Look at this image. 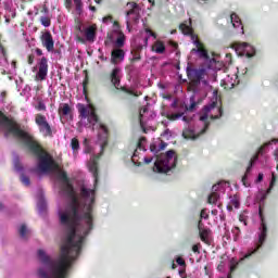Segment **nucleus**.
Here are the masks:
<instances>
[{"label": "nucleus", "instance_id": "a18cd8bd", "mask_svg": "<svg viewBox=\"0 0 278 278\" xmlns=\"http://www.w3.org/2000/svg\"><path fill=\"white\" fill-rule=\"evenodd\" d=\"M35 53L40 56V55H42V50H40V48H37L35 50Z\"/></svg>", "mask_w": 278, "mask_h": 278}, {"label": "nucleus", "instance_id": "09e8293b", "mask_svg": "<svg viewBox=\"0 0 278 278\" xmlns=\"http://www.w3.org/2000/svg\"><path fill=\"white\" fill-rule=\"evenodd\" d=\"M11 17L16 18V11H11Z\"/></svg>", "mask_w": 278, "mask_h": 278}, {"label": "nucleus", "instance_id": "a19ab883", "mask_svg": "<svg viewBox=\"0 0 278 278\" xmlns=\"http://www.w3.org/2000/svg\"><path fill=\"white\" fill-rule=\"evenodd\" d=\"M261 181H264V174L260 173L256 180H255V184H261Z\"/></svg>", "mask_w": 278, "mask_h": 278}, {"label": "nucleus", "instance_id": "c85d7f7f", "mask_svg": "<svg viewBox=\"0 0 278 278\" xmlns=\"http://www.w3.org/2000/svg\"><path fill=\"white\" fill-rule=\"evenodd\" d=\"M0 58L2 62H0L1 66H5L8 64V54L5 53V48L0 43Z\"/></svg>", "mask_w": 278, "mask_h": 278}, {"label": "nucleus", "instance_id": "dca6fc26", "mask_svg": "<svg viewBox=\"0 0 278 278\" xmlns=\"http://www.w3.org/2000/svg\"><path fill=\"white\" fill-rule=\"evenodd\" d=\"M238 84H240V80H238V75L232 74L223 79L222 86L225 88V90H232V88H236Z\"/></svg>", "mask_w": 278, "mask_h": 278}, {"label": "nucleus", "instance_id": "20e7f679", "mask_svg": "<svg viewBox=\"0 0 278 278\" xmlns=\"http://www.w3.org/2000/svg\"><path fill=\"white\" fill-rule=\"evenodd\" d=\"M261 216V225L258 227V231L256 232V238L254 241V245L248 250V252L240 257L239 263L244 262V260H249L251 255H255V253L264 247V242H266V238H268V226L266 225V220H264V216L262 215V211H260Z\"/></svg>", "mask_w": 278, "mask_h": 278}, {"label": "nucleus", "instance_id": "3c124183", "mask_svg": "<svg viewBox=\"0 0 278 278\" xmlns=\"http://www.w3.org/2000/svg\"><path fill=\"white\" fill-rule=\"evenodd\" d=\"M163 3H165V5H168V3H170V0H163Z\"/></svg>", "mask_w": 278, "mask_h": 278}, {"label": "nucleus", "instance_id": "58836bf2", "mask_svg": "<svg viewBox=\"0 0 278 278\" xmlns=\"http://www.w3.org/2000/svg\"><path fill=\"white\" fill-rule=\"evenodd\" d=\"M115 45L116 47H123V45H125V39H123V37L117 38Z\"/></svg>", "mask_w": 278, "mask_h": 278}, {"label": "nucleus", "instance_id": "5fc2aeb1", "mask_svg": "<svg viewBox=\"0 0 278 278\" xmlns=\"http://www.w3.org/2000/svg\"><path fill=\"white\" fill-rule=\"evenodd\" d=\"M90 10H92V12H94V10H97V8L94 7H91Z\"/></svg>", "mask_w": 278, "mask_h": 278}, {"label": "nucleus", "instance_id": "c756f323", "mask_svg": "<svg viewBox=\"0 0 278 278\" xmlns=\"http://www.w3.org/2000/svg\"><path fill=\"white\" fill-rule=\"evenodd\" d=\"M71 147L74 155H77V152L79 151V140H77V138H73L71 141Z\"/></svg>", "mask_w": 278, "mask_h": 278}, {"label": "nucleus", "instance_id": "2f4dec72", "mask_svg": "<svg viewBox=\"0 0 278 278\" xmlns=\"http://www.w3.org/2000/svg\"><path fill=\"white\" fill-rule=\"evenodd\" d=\"M40 23L43 27H51V20L47 16H41Z\"/></svg>", "mask_w": 278, "mask_h": 278}, {"label": "nucleus", "instance_id": "2eb2a0df", "mask_svg": "<svg viewBox=\"0 0 278 278\" xmlns=\"http://www.w3.org/2000/svg\"><path fill=\"white\" fill-rule=\"evenodd\" d=\"M212 193L208 195V203L216 205L218 199H220V192H225L223 184H217L212 187Z\"/></svg>", "mask_w": 278, "mask_h": 278}, {"label": "nucleus", "instance_id": "37998d69", "mask_svg": "<svg viewBox=\"0 0 278 278\" xmlns=\"http://www.w3.org/2000/svg\"><path fill=\"white\" fill-rule=\"evenodd\" d=\"M102 21L105 25H108V23H112V16H105Z\"/></svg>", "mask_w": 278, "mask_h": 278}, {"label": "nucleus", "instance_id": "aec40b11", "mask_svg": "<svg viewBox=\"0 0 278 278\" xmlns=\"http://www.w3.org/2000/svg\"><path fill=\"white\" fill-rule=\"evenodd\" d=\"M37 210L39 216L47 214V201L45 200V195H42V191H39L37 195Z\"/></svg>", "mask_w": 278, "mask_h": 278}, {"label": "nucleus", "instance_id": "9b49d317", "mask_svg": "<svg viewBox=\"0 0 278 278\" xmlns=\"http://www.w3.org/2000/svg\"><path fill=\"white\" fill-rule=\"evenodd\" d=\"M151 118H155V113L149 109V106H143L139 111V123L140 127L143 129L144 132H147V129H144L147 125V121H151Z\"/></svg>", "mask_w": 278, "mask_h": 278}, {"label": "nucleus", "instance_id": "e2e57ef3", "mask_svg": "<svg viewBox=\"0 0 278 278\" xmlns=\"http://www.w3.org/2000/svg\"><path fill=\"white\" fill-rule=\"evenodd\" d=\"M150 1V3L153 1V0H149Z\"/></svg>", "mask_w": 278, "mask_h": 278}, {"label": "nucleus", "instance_id": "6e6d98bb", "mask_svg": "<svg viewBox=\"0 0 278 278\" xmlns=\"http://www.w3.org/2000/svg\"><path fill=\"white\" fill-rule=\"evenodd\" d=\"M12 66H16V62L15 61L12 62Z\"/></svg>", "mask_w": 278, "mask_h": 278}, {"label": "nucleus", "instance_id": "603ef678", "mask_svg": "<svg viewBox=\"0 0 278 278\" xmlns=\"http://www.w3.org/2000/svg\"><path fill=\"white\" fill-rule=\"evenodd\" d=\"M220 220H225V214L219 215Z\"/></svg>", "mask_w": 278, "mask_h": 278}, {"label": "nucleus", "instance_id": "412c9836", "mask_svg": "<svg viewBox=\"0 0 278 278\" xmlns=\"http://www.w3.org/2000/svg\"><path fill=\"white\" fill-rule=\"evenodd\" d=\"M198 229H199V235H200L202 242H205V244H210V242H211L210 229L205 228L201 220L198 224Z\"/></svg>", "mask_w": 278, "mask_h": 278}, {"label": "nucleus", "instance_id": "8fccbe9b", "mask_svg": "<svg viewBox=\"0 0 278 278\" xmlns=\"http://www.w3.org/2000/svg\"><path fill=\"white\" fill-rule=\"evenodd\" d=\"M186 273V270H184V269H180L179 270V275H180V277H184V274Z\"/></svg>", "mask_w": 278, "mask_h": 278}, {"label": "nucleus", "instance_id": "4c0bfd02", "mask_svg": "<svg viewBox=\"0 0 278 278\" xmlns=\"http://www.w3.org/2000/svg\"><path fill=\"white\" fill-rule=\"evenodd\" d=\"M229 268H230V273H233V270L238 268V262H236V260H232Z\"/></svg>", "mask_w": 278, "mask_h": 278}, {"label": "nucleus", "instance_id": "1a4fd4ad", "mask_svg": "<svg viewBox=\"0 0 278 278\" xmlns=\"http://www.w3.org/2000/svg\"><path fill=\"white\" fill-rule=\"evenodd\" d=\"M49 73V60L42 56L38 62V72L36 74V79L39 81H45Z\"/></svg>", "mask_w": 278, "mask_h": 278}, {"label": "nucleus", "instance_id": "ea45409f", "mask_svg": "<svg viewBox=\"0 0 278 278\" xmlns=\"http://www.w3.org/2000/svg\"><path fill=\"white\" fill-rule=\"evenodd\" d=\"M176 263L178 264V266H186V261H184L181 257H177Z\"/></svg>", "mask_w": 278, "mask_h": 278}, {"label": "nucleus", "instance_id": "cd10ccee", "mask_svg": "<svg viewBox=\"0 0 278 278\" xmlns=\"http://www.w3.org/2000/svg\"><path fill=\"white\" fill-rule=\"evenodd\" d=\"M30 230L27 228V225L22 224L18 228V233L21 236V238H23L24 240H26L27 236H29Z\"/></svg>", "mask_w": 278, "mask_h": 278}, {"label": "nucleus", "instance_id": "f8f14e48", "mask_svg": "<svg viewBox=\"0 0 278 278\" xmlns=\"http://www.w3.org/2000/svg\"><path fill=\"white\" fill-rule=\"evenodd\" d=\"M13 166L16 173H21L20 180L23 184V186H30L31 181L29 180L28 176L25 175V169L23 168V165L21 164L18 156H15L13 159Z\"/></svg>", "mask_w": 278, "mask_h": 278}, {"label": "nucleus", "instance_id": "6e6552de", "mask_svg": "<svg viewBox=\"0 0 278 278\" xmlns=\"http://www.w3.org/2000/svg\"><path fill=\"white\" fill-rule=\"evenodd\" d=\"M275 184H277V176H275V173H273L268 189L267 190L261 189L256 193V201L260 203V205H262V203H264L268 198V194L273 192V189L275 188Z\"/></svg>", "mask_w": 278, "mask_h": 278}, {"label": "nucleus", "instance_id": "ddd939ff", "mask_svg": "<svg viewBox=\"0 0 278 278\" xmlns=\"http://www.w3.org/2000/svg\"><path fill=\"white\" fill-rule=\"evenodd\" d=\"M41 43L42 47H45L49 53H53L55 49V41L53 40V35H51V33L46 31L42 34Z\"/></svg>", "mask_w": 278, "mask_h": 278}, {"label": "nucleus", "instance_id": "0eeeda50", "mask_svg": "<svg viewBox=\"0 0 278 278\" xmlns=\"http://www.w3.org/2000/svg\"><path fill=\"white\" fill-rule=\"evenodd\" d=\"M127 8H130V10L126 15V25L128 31H131V24L134 23V25H138V22L140 21V7L137 3L128 2Z\"/></svg>", "mask_w": 278, "mask_h": 278}, {"label": "nucleus", "instance_id": "f257e3e1", "mask_svg": "<svg viewBox=\"0 0 278 278\" xmlns=\"http://www.w3.org/2000/svg\"><path fill=\"white\" fill-rule=\"evenodd\" d=\"M179 29L184 36H190L193 45L195 46L192 51L198 53L199 58L203 60L204 65L199 68L187 67V76L190 80L189 90H192L193 97L190 99V105L187 108L185 115L182 116V121L188 124V127L184 130L182 136L188 140H197L200 136H203L210 127V123L207 118L211 121H216V118H220L223 116V109L218 106V102H212L211 104L204 106L203 115H194V108H197V101H201V99H205L207 97V92H210L212 86L207 79L212 75H216V71H223L225 66H229L231 64V54H226L225 63L218 60V56L210 58L207 54V50L203 48V43L199 41L197 35L192 31V27H190V23L185 22L179 25Z\"/></svg>", "mask_w": 278, "mask_h": 278}, {"label": "nucleus", "instance_id": "864d4df0", "mask_svg": "<svg viewBox=\"0 0 278 278\" xmlns=\"http://www.w3.org/2000/svg\"><path fill=\"white\" fill-rule=\"evenodd\" d=\"M170 34H177V29L172 30Z\"/></svg>", "mask_w": 278, "mask_h": 278}, {"label": "nucleus", "instance_id": "4be33fe9", "mask_svg": "<svg viewBox=\"0 0 278 278\" xmlns=\"http://www.w3.org/2000/svg\"><path fill=\"white\" fill-rule=\"evenodd\" d=\"M111 81L115 88L121 86V67L115 66L111 73Z\"/></svg>", "mask_w": 278, "mask_h": 278}, {"label": "nucleus", "instance_id": "9d476101", "mask_svg": "<svg viewBox=\"0 0 278 278\" xmlns=\"http://www.w3.org/2000/svg\"><path fill=\"white\" fill-rule=\"evenodd\" d=\"M146 144H147V139L146 138L139 139L138 144H137V149L135 150V152L131 156L132 164H135V166H140L142 164L140 162V155H142V153H144V151H147Z\"/></svg>", "mask_w": 278, "mask_h": 278}, {"label": "nucleus", "instance_id": "a211bd4d", "mask_svg": "<svg viewBox=\"0 0 278 278\" xmlns=\"http://www.w3.org/2000/svg\"><path fill=\"white\" fill-rule=\"evenodd\" d=\"M238 51L244 53L247 58H255V48L247 42H240L237 45Z\"/></svg>", "mask_w": 278, "mask_h": 278}, {"label": "nucleus", "instance_id": "c03bdc74", "mask_svg": "<svg viewBox=\"0 0 278 278\" xmlns=\"http://www.w3.org/2000/svg\"><path fill=\"white\" fill-rule=\"evenodd\" d=\"M85 153H92V148H90V146H87L85 148Z\"/></svg>", "mask_w": 278, "mask_h": 278}, {"label": "nucleus", "instance_id": "6ab92c4d", "mask_svg": "<svg viewBox=\"0 0 278 278\" xmlns=\"http://www.w3.org/2000/svg\"><path fill=\"white\" fill-rule=\"evenodd\" d=\"M238 51L244 53L247 58H255V48L247 42H240L237 45Z\"/></svg>", "mask_w": 278, "mask_h": 278}, {"label": "nucleus", "instance_id": "393cba45", "mask_svg": "<svg viewBox=\"0 0 278 278\" xmlns=\"http://www.w3.org/2000/svg\"><path fill=\"white\" fill-rule=\"evenodd\" d=\"M152 51H154V53H159L160 55H162L166 52V46L164 45V42L157 40L153 43Z\"/></svg>", "mask_w": 278, "mask_h": 278}, {"label": "nucleus", "instance_id": "72a5a7b5", "mask_svg": "<svg viewBox=\"0 0 278 278\" xmlns=\"http://www.w3.org/2000/svg\"><path fill=\"white\" fill-rule=\"evenodd\" d=\"M182 116H184V113L172 114V115H168V119L169 121H179V118H181Z\"/></svg>", "mask_w": 278, "mask_h": 278}, {"label": "nucleus", "instance_id": "13d9d810", "mask_svg": "<svg viewBox=\"0 0 278 278\" xmlns=\"http://www.w3.org/2000/svg\"><path fill=\"white\" fill-rule=\"evenodd\" d=\"M222 269V267L220 266H218V270H220Z\"/></svg>", "mask_w": 278, "mask_h": 278}, {"label": "nucleus", "instance_id": "4468645a", "mask_svg": "<svg viewBox=\"0 0 278 278\" xmlns=\"http://www.w3.org/2000/svg\"><path fill=\"white\" fill-rule=\"evenodd\" d=\"M59 115L61 121H73V109L68 103H61L59 105Z\"/></svg>", "mask_w": 278, "mask_h": 278}, {"label": "nucleus", "instance_id": "7c9ffc66", "mask_svg": "<svg viewBox=\"0 0 278 278\" xmlns=\"http://www.w3.org/2000/svg\"><path fill=\"white\" fill-rule=\"evenodd\" d=\"M35 109L38 110V112H47V105L42 101H38Z\"/></svg>", "mask_w": 278, "mask_h": 278}, {"label": "nucleus", "instance_id": "b1692460", "mask_svg": "<svg viewBox=\"0 0 278 278\" xmlns=\"http://www.w3.org/2000/svg\"><path fill=\"white\" fill-rule=\"evenodd\" d=\"M84 36L88 42H94V38L97 36V33L94 31V27L89 26L84 30Z\"/></svg>", "mask_w": 278, "mask_h": 278}, {"label": "nucleus", "instance_id": "5701e85b", "mask_svg": "<svg viewBox=\"0 0 278 278\" xmlns=\"http://www.w3.org/2000/svg\"><path fill=\"white\" fill-rule=\"evenodd\" d=\"M230 21L236 29L240 28L241 34H244V27L242 26V21L240 20L238 14L232 13L230 15Z\"/></svg>", "mask_w": 278, "mask_h": 278}, {"label": "nucleus", "instance_id": "79ce46f5", "mask_svg": "<svg viewBox=\"0 0 278 278\" xmlns=\"http://www.w3.org/2000/svg\"><path fill=\"white\" fill-rule=\"evenodd\" d=\"M200 249H201V244H194V245L192 247L193 253H200V252H199Z\"/></svg>", "mask_w": 278, "mask_h": 278}, {"label": "nucleus", "instance_id": "49530a36", "mask_svg": "<svg viewBox=\"0 0 278 278\" xmlns=\"http://www.w3.org/2000/svg\"><path fill=\"white\" fill-rule=\"evenodd\" d=\"M28 64H34V55L28 56Z\"/></svg>", "mask_w": 278, "mask_h": 278}, {"label": "nucleus", "instance_id": "f03ea898", "mask_svg": "<svg viewBox=\"0 0 278 278\" xmlns=\"http://www.w3.org/2000/svg\"><path fill=\"white\" fill-rule=\"evenodd\" d=\"M166 147H168L166 142L156 141L150 144V151L154 156H143L144 164H151V162L155 160L152 167L153 173L169 175V173H173L174 168H177V154L174 150L157 155L160 151H164Z\"/></svg>", "mask_w": 278, "mask_h": 278}, {"label": "nucleus", "instance_id": "de8ad7c7", "mask_svg": "<svg viewBox=\"0 0 278 278\" xmlns=\"http://www.w3.org/2000/svg\"><path fill=\"white\" fill-rule=\"evenodd\" d=\"M211 214L213 215V216H217L218 215V210H212V212H211Z\"/></svg>", "mask_w": 278, "mask_h": 278}, {"label": "nucleus", "instance_id": "f3484780", "mask_svg": "<svg viewBox=\"0 0 278 278\" xmlns=\"http://www.w3.org/2000/svg\"><path fill=\"white\" fill-rule=\"evenodd\" d=\"M125 60V51L119 48H115L111 52V64H114V66H118Z\"/></svg>", "mask_w": 278, "mask_h": 278}, {"label": "nucleus", "instance_id": "e433bc0d", "mask_svg": "<svg viewBox=\"0 0 278 278\" xmlns=\"http://www.w3.org/2000/svg\"><path fill=\"white\" fill-rule=\"evenodd\" d=\"M124 92H126L127 94H132V97H139L140 93H138V91H134L131 89H123Z\"/></svg>", "mask_w": 278, "mask_h": 278}, {"label": "nucleus", "instance_id": "bf43d9fd", "mask_svg": "<svg viewBox=\"0 0 278 278\" xmlns=\"http://www.w3.org/2000/svg\"><path fill=\"white\" fill-rule=\"evenodd\" d=\"M79 31H81V27H79Z\"/></svg>", "mask_w": 278, "mask_h": 278}, {"label": "nucleus", "instance_id": "423d86ee", "mask_svg": "<svg viewBox=\"0 0 278 278\" xmlns=\"http://www.w3.org/2000/svg\"><path fill=\"white\" fill-rule=\"evenodd\" d=\"M35 124L43 138H53V127L49 124L47 116L38 113L35 115Z\"/></svg>", "mask_w": 278, "mask_h": 278}, {"label": "nucleus", "instance_id": "0e129e2a", "mask_svg": "<svg viewBox=\"0 0 278 278\" xmlns=\"http://www.w3.org/2000/svg\"><path fill=\"white\" fill-rule=\"evenodd\" d=\"M205 270H207V267H205Z\"/></svg>", "mask_w": 278, "mask_h": 278}, {"label": "nucleus", "instance_id": "473e14b6", "mask_svg": "<svg viewBox=\"0 0 278 278\" xmlns=\"http://www.w3.org/2000/svg\"><path fill=\"white\" fill-rule=\"evenodd\" d=\"M232 235H233L235 242H237L238 238H240V228L239 227H233L232 228Z\"/></svg>", "mask_w": 278, "mask_h": 278}, {"label": "nucleus", "instance_id": "f704fd0d", "mask_svg": "<svg viewBox=\"0 0 278 278\" xmlns=\"http://www.w3.org/2000/svg\"><path fill=\"white\" fill-rule=\"evenodd\" d=\"M200 218H204V220H207V218H210V212L207 211V208H203L201 211Z\"/></svg>", "mask_w": 278, "mask_h": 278}, {"label": "nucleus", "instance_id": "a878e982", "mask_svg": "<svg viewBox=\"0 0 278 278\" xmlns=\"http://www.w3.org/2000/svg\"><path fill=\"white\" fill-rule=\"evenodd\" d=\"M74 14H76V16H81V13L84 12V3L81 0H74Z\"/></svg>", "mask_w": 278, "mask_h": 278}, {"label": "nucleus", "instance_id": "c9c22d12", "mask_svg": "<svg viewBox=\"0 0 278 278\" xmlns=\"http://www.w3.org/2000/svg\"><path fill=\"white\" fill-rule=\"evenodd\" d=\"M65 1V8L70 12L73 10V0H64Z\"/></svg>", "mask_w": 278, "mask_h": 278}, {"label": "nucleus", "instance_id": "39448f33", "mask_svg": "<svg viewBox=\"0 0 278 278\" xmlns=\"http://www.w3.org/2000/svg\"><path fill=\"white\" fill-rule=\"evenodd\" d=\"M140 36L141 39L136 38L135 46L131 51L134 62H138V60H140V51L148 47L149 38H153V40L157 38V35H155V33H153L150 28H144V30L140 33Z\"/></svg>", "mask_w": 278, "mask_h": 278}, {"label": "nucleus", "instance_id": "7ed1b4c3", "mask_svg": "<svg viewBox=\"0 0 278 278\" xmlns=\"http://www.w3.org/2000/svg\"><path fill=\"white\" fill-rule=\"evenodd\" d=\"M77 109L80 118L79 125L87 127V129L98 130L99 148L101 153H103V150L108 147V127L99 123V117L91 105L78 104Z\"/></svg>", "mask_w": 278, "mask_h": 278}, {"label": "nucleus", "instance_id": "680f3d73", "mask_svg": "<svg viewBox=\"0 0 278 278\" xmlns=\"http://www.w3.org/2000/svg\"><path fill=\"white\" fill-rule=\"evenodd\" d=\"M173 268H175V264H173Z\"/></svg>", "mask_w": 278, "mask_h": 278}, {"label": "nucleus", "instance_id": "bb28decb", "mask_svg": "<svg viewBox=\"0 0 278 278\" xmlns=\"http://www.w3.org/2000/svg\"><path fill=\"white\" fill-rule=\"evenodd\" d=\"M232 207H240V198L238 195H231L230 197V204L227 206L228 210H232Z\"/></svg>", "mask_w": 278, "mask_h": 278}, {"label": "nucleus", "instance_id": "052dcab7", "mask_svg": "<svg viewBox=\"0 0 278 278\" xmlns=\"http://www.w3.org/2000/svg\"><path fill=\"white\" fill-rule=\"evenodd\" d=\"M165 134H168V130H166Z\"/></svg>", "mask_w": 278, "mask_h": 278}, {"label": "nucleus", "instance_id": "4d7b16f0", "mask_svg": "<svg viewBox=\"0 0 278 278\" xmlns=\"http://www.w3.org/2000/svg\"><path fill=\"white\" fill-rule=\"evenodd\" d=\"M101 60H108V58L101 56Z\"/></svg>", "mask_w": 278, "mask_h": 278}]
</instances>
